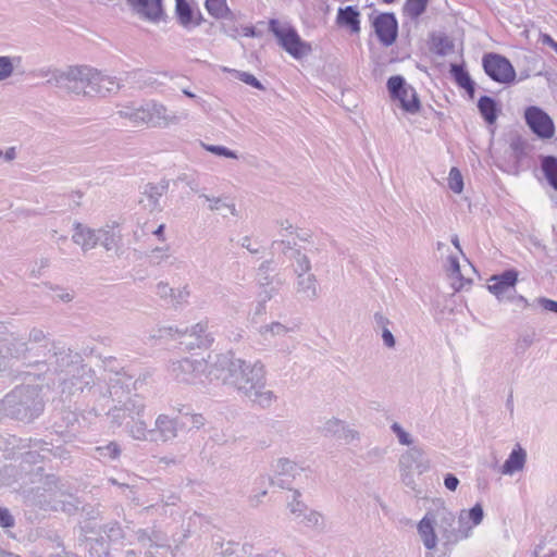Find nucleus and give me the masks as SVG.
<instances>
[{
    "label": "nucleus",
    "instance_id": "1",
    "mask_svg": "<svg viewBox=\"0 0 557 557\" xmlns=\"http://www.w3.org/2000/svg\"><path fill=\"white\" fill-rule=\"evenodd\" d=\"M265 374L261 361L249 362L231 354L218 355L208 372L210 381L231 385L262 409L270 408L277 398L272 391L265 389Z\"/></svg>",
    "mask_w": 557,
    "mask_h": 557
},
{
    "label": "nucleus",
    "instance_id": "2",
    "mask_svg": "<svg viewBox=\"0 0 557 557\" xmlns=\"http://www.w3.org/2000/svg\"><path fill=\"white\" fill-rule=\"evenodd\" d=\"M49 85L75 95L107 97L116 94L121 84L116 77L87 65L70 66L66 71H57L48 81Z\"/></svg>",
    "mask_w": 557,
    "mask_h": 557
},
{
    "label": "nucleus",
    "instance_id": "3",
    "mask_svg": "<svg viewBox=\"0 0 557 557\" xmlns=\"http://www.w3.org/2000/svg\"><path fill=\"white\" fill-rule=\"evenodd\" d=\"M45 409L41 388L35 385H18L0 400V414L22 422H33Z\"/></svg>",
    "mask_w": 557,
    "mask_h": 557
},
{
    "label": "nucleus",
    "instance_id": "4",
    "mask_svg": "<svg viewBox=\"0 0 557 557\" xmlns=\"http://www.w3.org/2000/svg\"><path fill=\"white\" fill-rule=\"evenodd\" d=\"M84 361L79 352L71 348L52 342L49 350L42 359V368L39 372H34L36 376L44 375L53 386L63 382L81 363Z\"/></svg>",
    "mask_w": 557,
    "mask_h": 557
},
{
    "label": "nucleus",
    "instance_id": "5",
    "mask_svg": "<svg viewBox=\"0 0 557 557\" xmlns=\"http://www.w3.org/2000/svg\"><path fill=\"white\" fill-rule=\"evenodd\" d=\"M34 504L44 510L63 511L69 515L77 512L81 502L72 494H66L54 474L45 475L41 485L34 490Z\"/></svg>",
    "mask_w": 557,
    "mask_h": 557
},
{
    "label": "nucleus",
    "instance_id": "6",
    "mask_svg": "<svg viewBox=\"0 0 557 557\" xmlns=\"http://www.w3.org/2000/svg\"><path fill=\"white\" fill-rule=\"evenodd\" d=\"M269 30L277 44L294 59H301L311 52V45L301 39L297 29L289 23L281 24L277 18L269 20Z\"/></svg>",
    "mask_w": 557,
    "mask_h": 557
},
{
    "label": "nucleus",
    "instance_id": "7",
    "mask_svg": "<svg viewBox=\"0 0 557 557\" xmlns=\"http://www.w3.org/2000/svg\"><path fill=\"white\" fill-rule=\"evenodd\" d=\"M135 541L139 544L140 548L138 550L128 549L120 557H158L160 549L170 547L166 534L154 527L138 529L135 533Z\"/></svg>",
    "mask_w": 557,
    "mask_h": 557
},
{
    "label": "nucleus",
    "instance_id": "8",
    "mask_svg": "<svg viewBox=\"0 0 557 557\" xmlns=\"http://www.w3.org/2000/svg\"><path fill=\"white\" fill-rule=\"evenodd\" d=\"M103 366L107 371L115 374L109 380V394L112 399L117 398L121 401V398L129 395L132 389H137L138 380H134V374L120 367L115 357H106Z\"/></svg>",
    "mask_w": 557,
    "mask_h": 557
},
{
    "label": "nucleus",
    "instance_id": "9",
    "mask_svg": "<svg viewBox=\"0 0 557 557\" xmlns=\"http://www.w3.org/2000/svg\"><path fill=\"white\" fill-rule=\"evenodd\" d=\"M386 87L389 97L399 102L400 108L409 113L417 114L421 109V102L414 87L407 84L401 75H394L387 79Z\"/></svg>",
    "mask_w": 557,
    "mask_h": 557
},
{
    "label": "nucleus",
    "instance_id": "10",
    "mask_svg": "<svg viewBox=\"0 0 557 557\" xmlns=\"http://www.w3.org/2000/svg\"><path fill=\"white\" fill-rule=\"evenodd\" d=\"M482 67L486 76L495 83L511 85L517 73L510 60L496 52H486L482 57Z\"/></svg>",
    "mask_w": 557,
    "mask_h": 557
},
{
    "label": "nucleus",
    "instance_id": "11",
    "mask_svg": "<svg viewBox=\"0 0 557 557\" xmlns=\"http://www.w3.org/2000/svg\"><path fill=\"white\" fill-rule=\"evenodd\" d=\"M27 447L29 450L22 455L23 465H36L50 456L61 460L69 458V451L62 445H54L45 438H29Z\"/></svg>",
    "mask_w": 557,
    "mask_h": 557
},
{
    "label": "nucleus",
    "instance_id": "12",
    "mask_svg": "<svg viewBox=\"0 0 557 557\" xmlns=\"http://www.w3.org/2000/svg\"><path fill=\"white\" fill-rule=\"evenodd\" d=\"M95 383L96 373L94 369L83 361L67 377L63 379L58 387L61 395L72 397L82 394L86 389L90 391Z\"/></svg>",
    "mask_w": 557,
    "mask_h": 557
},
{
    "label": "nucleus",
    "instance_id": "13",
    "mask_svg": "<svg viewBox=\"0 0 557 557\" xmlns=\"http://www.w3.org/2000/svg\"><path fill=\"white\" fill-rule=\"evenodd\" d=\"M208 364L203 359L183 358L173 361L169 368L170 375L177 382L196 384L201 382V375Z\"/></svg>",
    "mask_w": 557,
    "mask_h": 557
},
{
    "label": "nucleus",
    "instance_id": "14",
    "mask_svg": "<svg viewBox=\"0 0 557 557\" xmlns=\"http://www.w3.org/2000/svg\"><path fill=\"white\" fill-rule=\"evenodd\" d=\"M524 121L531 132L540 139H550L555 136L554 121L542 108L537 106L527 107Z\"/></svg>",
    "mask_w": 557,
    "mask_h": 557
},
{
    "label": "nucleus",
    "instance_id": "15",
    "mask_svg": "<svg viewBox=\"0 0 557 557\" xmlns=\"http://www.w3.org/2000/svg\"><path fill=\"white\" fill-rule=\"evenodd\" d=\"M114 400H120L115 398ZM121 406H114L109 412L108 416L111 418V422L113 425L121 428L125 425L127 422L133 421L136 417H141L146 405L143 398L139 395H134L133 397H128L125 401H122Z\"/></svg>",
    "mask_w": 557,
    "mask_h": 557
},
{
    "label": "nucleus",
    "instance_id": "16",
    "mask_svg": "<svg viewBox=\"0 0 557 557\" xmlns=\"http://www.w3.org/2000/svg\"><path fill=\"white\" fill-rule=\"evenodd\" d=\"M375 35L380 42L385 46H392L398 35V22L394 13H380L372 22Z\"/></svg>",
    "mask_w": 557,
    "mask_h": 557
},
{
    "label": "nucleus",
    "instance_id": "17",
    "mask_svg": "<svg viewBox=\"0 0 557 557\" xmlns=\"http://www.w3.org/2000/svg\"><path fill=\"white\" fill-rule=\"evenodd\" d=\"M185 421L178 418H171L168 414H159L154 421V428L151 429L152 443H166L173 441L181 426H185Z\"/></svg>",
    "mask_w": 557,
    "mask_h": 557
},
{
    "label": "nucleus",
    "instance_id": "18",
    "mask_svg": "<svg viewBox=\"0 0 557 557\" xmlns=\"http://www.w3.org/2000/svg\"><path fill=\"white\" fill-rule=\"evenodd\" d=\"M100 532L102 534L100 537H104L108 546L124 545L125 542L133 543L136 533L129 525H122L116 520L103 523L100 527Z\"/></svg>",
    "mask_w": 557,
    "mask_h": 557
},
{
    "label": "nucleus",
    "instance_id": "19",
    "mask_svg": "<svg viewBox=\"0 0 557 557\" xmlns=\"http://www.w3.org/2000/svg\"><path fill=\"white\" fill-rule=\"evenodd\" d=\"M487 288L498 300L509 299V294L515 292L518 282V271L515 269L505 270L499 274H494Z\"/></svg>",
    "mask_w": 557,
    "mask_h": 557
},
{
    "label": "nucleus",
    "instance_id": "20",
    "mask_svg": "<svg viewBox=\"0 0 557 557\" xmlns=\"http://www.w3.org/2000/svg\"><path fill=\"white\" fill-rule=\"evenodd\" d=\"M302 471L296 462L288 458H280L274 468V475L271 483L284 490H292V485L297 475Z\"/></svg>",
    "mask_w": 557,
    "mask_h": 557
},
{
    "label": "nucleus",
    "instance_id": "21",
    "mask_svg": "<svg viewBox=\"0 0 557 557\" xmlns=\"http://www.w3.org/2000/svg\"><path fill=\"white\" fill-rule=\"evenodd\" d=\"M163 0H127L129 7L144 20L159 23L164 17Z\"/></svg>",
    "mask_w": 557,
    "mask_h": 557
},
{
    "label": "nucleus",
    "instance_id": "22",
    "mask_svg": "<svg viewBox=\"0 0 557 557\" xmlns=\"http://www.w3.org/2000/svg\"><path fill=\"white\" fill-rule=\"evenodd\" d=\"M322 432L324 436L344 441L346 444L359 438L358 431L350 429L344 421L335 418L324 423Z\"/></svg>",
    "mask_w": 557,
    "mask_h": 557
},
{
    "label": "nucleus",
    "instance_id": "23",
    "mask_svg": "<svg viewBox=\"0 0 557 557\" xmlns=\"http://www.w3.org/2000/svg\"><path fill=\"white\" fill-rule=\"evenodd\" d=\"M208 324L207 322H199L191 326L190 332L188 333V329L186 327L185 331H178L177 329L175 332L183 334L185 336H188L193 338V341L184 342V344L189 348H208L213 343L214 338L211 333L207 331Z\"/></svg>",
    "mask_w": 557,
    "mask_h": 557
},
{
    "label": "nucleus",
    "instance_id": "24",
    "mask_svg": "<svg viewBox=\"0 0 557 557\" xmlns=\"http://www.w3.org/2000/svg\"><path fill=\"white\" fill-rule=\"evenodd\" d=\"M94 533V529L89 523H85L81 525V536L79 541L84 545V548L88 550L89 557H108L109 555V546L104 542V537H88L87 534Z\"/></svg>",
    "mask_w": 557,
    "mask_h": 557
},
{
    "label": "nucleus",
    "instance_id": "25",
    "mask_svg": "<svg viewBox=\"0 0 557 557\" xmlns=\"http://www.w3.org/2000/svg\"><path fill=\"white\" fill-rule=\"evenodd\" d=\"M449 74L455 82V84L466 90L470 98L474 97L475 94V82L471 78L466 64L462 62L460 64L450 63L449 65Z\"/></svg>",
    "mask_w": 557,
    "mask_h": 557
},
{
    "label": "nucleus",
    "instance_id": "26",
    "mask_svg": "<svg viewBox=\"0 0 557 557\" xmlns=\"http://www.w3.org/2000/svg\"><path fill=\"white\" fill-rule=\"evenodd\" d=\"M336 24L349 29L351 34H358L360 32V11L356 5L338 8Z\"/></svg>",
    "mask_w": 557,
    "mask_h": 557
},
{
    "label": "nucleus",
    "instance_id": "27",
    "mask_svg": "<svg viewBox=\"0 0 557 557\" xmlns=\"http://www.w3.org/2000/svg\"><path fill=\"white\" fill-rule=\"evenodd\" d=\"M525 461V449L520 444H516L508 458L503 463L500 471L505 475H511L521 471L524 468Z\"/></svg>",
    "mask_w": 557,
    "mask_h": 557
},
{
    "label": "nucleus",
    "instance_id": "28",
    "mask_svg": "<svg viewBox=\"0 0 557 557\" xmlns=\"http://www.w3.org/2000/svg\"><path fill=\"white\" fill-rule=\"evenodd\" d=\"M148 109V124L153 127H165L174 120L175 115L168 113V109L162 104L154 101L147 102Z\"/></svg>",
    "mask_w": 557,
    "mask_h": 557
},
{
    "label": "nucleus",
    "instance_id": "29",
    "mask_svg": "<svg viewBox=\"0 0 557 557\" xmlns=\"http://www.w3.org/2000/svg\"><path fill=\"white\" fill-rule=\"evenodd\" d=\"M296 293L302 299L313 301L318 298V282L315 275L312 273H301L297 275Z\"/></svg>",
    "mask_w": 557,
    "mask_h": 557
},
{
    "label": "nucleus",
    "instance_id": "30",
    "mask_svg": "<svg viewBox=\"0 0 557 557\" xmlns=\"http://www.w3.org/2000/svg\"><path fill=\"white\" fill-rule=\"evenodd\" d=\"M292 329L280 322H271L269 324L261 325L258 329L260 336V343L263 345H271L276 343V339L284 337Z\"/></svg>",
    "mask_w": 557,
    "mask_h": 557
},
{
    "label": "nucleus",
    "instance_id": "31",
    "mask_svg": "<svg viewBox=\"0 0 557 557\" xmlns=\"http://www.w3.org/2000/svg\"><path fill=\"white\" fill-rule=\"evenodd\" d=\"M96 237L97 231H94L78 222L74 224V234L72 238L73 242L79 245L83 250L87 251L95 248L97 245Z\"/></svg>",
    "mask_w": 557,
    "mask_h": 557
},
{
    "label": "nucleus",
    "instance_id": "32",
    "mask_svg": "<svg viewBox=\"0 0 557 557\" xmlns=\"http://www.w3.org/2000/svg\"><path fill=\"white\" fill-rule=\"evenodd\" d=\"M478 110L482 119L488 124L493 125L497 121L500 112L499 104L496 99L491 96H481L478 100Z\"/></svg>",
    "mask_w": 557,
    "mask_h": 557
},
{
    "label": "nucleus",
    "instance_id": "33",
    "mask_svg": "<svg viewBox=\"0 0 557 557\" xmlns=\"http://www.w3.org/2000/svg\"><path fill=\"white\" fill-rule=\"evenodd\" d=\"M0 354L5 348V355L12 358L22 359L25 361L27 356V343L23 338L11 335L8 338L1 339Z\"/></svg>",
    "mask_w": 557,
    "mask_h": 557
},
{
    "label": "nucleus",
    "instance_id": "34",
    "mask_svg": "<svg viewBox=\"0 0 557 557\" xmlns=\"http://www.w3.org/2000/svg\"><path fill=\"white\" fill-rule=\"evenodd\" d=\"M434 518L426 513L418 523V532L426 549H433L436 546L437 536L434 531Z\"/></svg>",
    "mask_w": 557,
    "mask_h": 557
},
{
    "label": "nucleus",
    "instance_id": "35",
    "mask_svg": "<svg viewBox=\"0 0 557 557\" xmlns=\"http://www.w3.org/2000/svg\"><path fill=\"white\" fill-rule=\"evenodd\" d=\"M122 448L115 441L109 442L94 448L92 456L103 463L113 462L120 459Z\"/></svg>",
    "mask_w": 557,
    "mask_h": 557
},
{
    "label": "nucleus",
    "instance_id": "36",
    "mask_svg": "<svg viewBox=\"0 0 557 557\" xmlns=\"http://www.w3.org/2000/svg\"><path fill=\"white\" fill-rule=\"evenodd\" d=\"M205 9L215 20L235 21V14L230 9L226 0H206Z\"/></svg>",
    "mask_w": 557,
    "mask_h": 557
},
{
    "label": "nucleus",
    "instance_id": "37",
    "mask_svg": "<svg viewBox=\"0 0 557 557\" xmlns=\"http://www.w3.org/2000/svg\"><path fill=\"white\" fill-rule=\"evenodd\" d=\"M195 9L187 0H175V16L177 23L186 30L193 29Z\"/></svg>",
    "mask_w": 557,
    "mask_h": 557
},
{
    "label": "nucleus",
    "instance_id": "38",
    "mask_svg": "<svg viewBox=\"0 0 557 557\" xmlns=\"http://www.w3.org/2000/svg\"><path fill=\"white\" fill-rule=\"evenodd\" d=\"M127 432V434L136 440L144 442H152L151 429H148L145 421L140 419V417H136L133 421L127 422L123 425Z\"/></svg>",
    "mask_w": 557,
    "mask_h": 557
},
{
    "label": "nucleus",
    "instance_id": "39",
    "mask_svg": "<svg viewBox=\"0 0 557 557\" xmlns=\"http://www.w3.org/2000/svg\"><path fill=\"white\" fill-rule=\"evenodd\" d=\"M97 245H101L106 250H112L117 247L121 240V234L116 226H107L97 231Z\"/></svg>",
    "mask_w": 557,
    "mask_h": 557
},
{
    "label": "nucleus",
    "instance_id": "40",
    "mask_svg": "<svg viewBox=\"0 0 557 557\" xmlns=\"http://www.w3.org/2000/svg\"><path fill=\"white\" fill-rule=\"evenodd\" d=\"M374 320V329L381 330V335L384 345L387 348H394L396 345L395 337L393 333L389 331L388 325L392 323L387 317H385L382 312L377 311L373 314Z\"/></svg>",
    "mask_w": 557,
    "mask_h": 557
},
{
    "label": "nucleus",
    "instance_id": "41",
    "mask_svg": "<svg viewBox=\"0 0 557 557\" xmlns=\"http://www.w3.org/2000/svg\"><path fill=\"white\" fill-rule=\"evenodd\" d=\"M541 169L548 184L557 190V157L544 156L541 158Z\"/></svg>",
    "mask_w": 557,
    "mask_h": 557
},
{
    "label": "nucleus",
    "instance_id": "42",
    "mask_svg": "<svg viewBox=\"0 0 557 557\" xmlns=\"http://www.w3.org/2000/svg\"><path fill=\"white\" fill-rule=\"evenodd\" d=\"M27 343V356L25 357V364L28 367H35L38 371H41L42 368V359H45V354L49 350L50 346L47 349L40 347V344L30 345Z\"/></svg>",
    "mask_w": 557,
    "mask_h": 557
},
{
    "label": "nucleus",
    "instance_id": "43",
    "mask_svg": "<svg viewBox=\"0 0 557 557\" xmlns=\"http://www.w3.org/2000/svg\"><path fill=\"white\" fill-rule=\"evenodd\" d=\"M430 0H406L403 5V12L412 21L418 20L428 8Z\"/></svg>",
    "mask_w": 557,
    "mask_h": 557
},
{
    "label": "nucleus",
    "instance_id": "44",
    "mask_svg": "<svg viewBox=\"0 0 557 557\" xmlns=\"http://www.w3.org/2000/svg\"><path fill=\"white\" fill-rule=\"evenodd\" d=\"M432 50L440 57H445L454 51V41L446 35L432 36Z\"/></svg>",
    "mask_w": 557,
    "mask_h": 557
},
{
    "label": "nucleus",
    "instance_id": "45",
    "mask_svg": "<svg viewBox=\"0 0 557 557\" xmlns=\"http://www.w3.org/2000/svg\"><path fill=\"white\" fill-rule=\"evenodd\" d=\"M169 188V183L162 181L159 184L148 183L145 186L144 194L150 199L152 205L156 207L159 202L160 197L165 194Z\"/></svg>",
    "mask_w": 557,
    "mask_h": 557
},
{
    "label": "nucleus",
    "instance_id": "46",
    "mask_svg": "<svg viewBox=\"0 0 557 557\" xmlns=\"http://www.w3.org/2000/svg\"><path fill=\"white\" fill-rule=\"evenodd\" d=\"M223 71L232 73L237 79L242 81L243 83H245L256 89L264 90V86L262 85V83L248 72H243V71H238V70H234V69H228V67H224Z\"/></svg>",
    "mask_w": 557,
    "mask_h": 557
},
{
    "label": "nucleus",
    "instance_id": "47",
    "mask_svg": "<svg viewBox=\"0 0 557 557\" xmlns=\"http://www.w3.org/2000/svg\"><path fill=\"white\" fill-rule=\"evenodd\" d=\"M295 519L305 527L313 529L321 524L322 516L320 512L309 509L308 511H305L300 518Z\"/></svg>",
    "mask_w": 557,
    "mask_h": 557
},
{
    "label": "nucleus",
    "instance_id": "48",
    "mask_svg": "<svg viewBox=\"0 0 557 557\" xmlns=\"http://www.w3.org/2000/svg\"><path fill=\"white\" fill-rule=\"evenodd\" d=\"M300 492L298 490H294L293 499L288 503L289 511L294 515L295 518H300L305 511H308V506L299 499Z\"/></svg>",
    "mask_w": 557,
    "mask_h": 557
},
{
    "label": "nucleus",
    "instance_id": "49",
    "mask_svg": "<svg viewBox=\"0 0 557 557\" xmlns=\"http://www.w3.org/2000/svg\"><path fill=\"white\" fill-rule=\"evenodd\" d=\"M528 143L521 136H515L510 141V149L517 162H520L527 154Z\"/></svg>",
    "mask_w": 557,
    "mask_h": 557
},
{
    "label": "nucleus",
    "instance_id": "50",
    "mask_svg": "<svg viewBox=\"0 0 557 557\" xmlns=\"http://www.w3.org/2000/svg\"><path fill=\"white\" fill-rule=\"evenodd\" d=\"M30 345H37L40 344V347H44V349H47L48 346H51L52 343L49 342L47 335L45 332L40 329H32L28 334V339L26 341Z\"/></svg>",
    "mask_w": 557,
    "mask_h": 557
},
{
    "label": "nucleus",
    "instance_id": "51",
    "mask_svg": "<svg viewBox=\"0 0 557 557\" xmlns=\"http://www.w3.org/2000/svg\"><path fill=\"white\" fill-rule=\"evenodd\" d=\"M294 259L296 261L295 273L297 275H299L301 273H305V274L310 273L311 262L305 253H301L300 250H296L295 255H294Z\"/></svg>",
    "mask_w": 557,
    "mask_h": 557
},
{
    "label": "nucleus",
    "instance_id": "52",
    "mask_svg": "<svg viewBox=\"0 0 557 557\" xmlns=\"http://www.w3.org/2000/svg\"><path fill=\"white\" fill-rule=\"evenodd\" d=\"M448 186L456 193L460 194L463 189V178L460 171L457 168H451L448 176Z\"/></svg>",
    "mask_w": 557,
    "mask_h": 557
},
{
    "label": "nucleus",
    "instance_id": "53",
    "mask_svg": "<svg viewBox=\"0 0 557 557\" xmlns=\"http://www.w3.org/2000/svg\"><path fill=\"white\" fill-rule=\"evenodd\" d=\"M133 74L141 88L154 87L158 84L157 78L152 74L145 72L143 70H136Z\"/></svg>",
    "mask_w": 557,
    "mask_h": 557
},
{
    "label": "nucleus",
    "instance_id": "54",
    "mask_svg": "<svg viewBox=\"0 0 557 557\" xmlns=\"http://www.w3.org/2000/svg\"><path fill=\"white\" fill-rule=\"evenodd\" d=\"M189 295L190 293L187 286H184L183 288L177 290L174 289L170 305L174 308H178L183 305H186L188 302Z\"/></svg>",
    "mask_w": 557,
    "mask_h": 557
},
{
    "label": "nucleus",
    "instance_id": "55",
    "mask_svg": "<svg viewBox=\"0 0 557 557\" xmlns=\"http://www.w3.org/2000/svg\"><path fill=\"white\" fill-rule=\"evenodd\" d=\"M202 146L207 151H209L215 156L231 158V159L237 158L236 152L234 150L228 149L227 147L219 146V145H206V144H202Z\"/></svg>",
    "mask_w": 557,
    "mask_h": 557
},
{
    "label": "nucleus",
    "instance_id": "56",
    "mask_svg": "<svg viewBox=\"0 0 557 557\" xmlns=\"http://www.w3.org/2000/svg\"><path fill=\"white\" fill-rule=\"evenodd\" d=\"M282 285H276V283L267 286V287H258L259 292L257 294V299H261L262 302L270 301L277 293Z\"/></svg>",
    "mask_w": 557,
    "mask_h": 557
},
{
    "label": "nucleus",
    "instance_id": "57",
    "mask_svg": "<svg viewBox=\"0 0 557 557\" xmlns=\"http://www.w3.org/2000/svg\"><path fill=\"white\" fill-rule=\"evenodd\" d=\"M132 123L134 125L148 124V109L147 103L134 108Z\"/></svg>",
    "mask_w": 557,
    "mask_h": 557
},
{
    "label": "nucleus",
    "instance_id": "58",
    "mask_svg": "<svg viewBox=\"0 0 557 557\" xmlns=\"http://www.w3.org/2000/svg\"><path fill=\"white\" fill-rule=\"evenodd\" d=\"M174 288L170 287V285L165 282H159L156 285V294L166 301L170 305L171 298L173 296Z\"/></svg>",
    "mask_w": 557,
    "mask_h": 557
},
{
    "label": "nucleus",
    "instance_id": "59",
    "mask_svg": "<svg viewBox=\"0 0 557 557\" xmlns=\"http://www.w3.org/2000/svg\"><path fill=\"white\" fill-rule=\"evenodd\" d=\"M467 517L471 520L473 525H479L484 518L482 505L478 503L471 507L467 513Z\"/></svg>",
    "mask_w": 557,
    "mask_h": 557
},
{
    "label": "nucleus",
    "instance_id": "60",
    "mask_svg": "<svg viewBox=\"0 0 557 557\" xmlns=\"http://www.w3.org/2000/svg\"><path fill=\"white\" fill-rule=\"evenodd\" d=\"M391 429L392 431L396 434L398 441L400 444L403 445H410L412 443V440L410 437V434L407 433L400 424H398L397 422H394L392 425H391Z\"/></svg>",
    "mask_w": 557,
    "mask_h": 557
},
{
    "label": "nucleus",
    "instance_id": "61",
    "mask_svg": "<svg viewBox=\"0 0 557 557\" xmlns=\"http://www.w3.org/2000/svg\"><path fill=\"white\" fill-rule=\"evenodd\" d=\"M13 73V64L10 57H0V81L11 76Z\"/></svg>",
    "mask_w": 557,
    "mask_h": 557
},
{
    "label": "nucleus",
    "instance_id": "62",
    "mask_svg": "<svg viewBox=\"0 0 557 557\" xmlns=\"http://www.w3.org/2000/svg\"><path fill=\"white\" fill-rule=\"evenodd\" d=\"M276 283V285H282L283 281L280 277L271 276L270 273L259 274L257 273V286L258 287H267Z\"/></svg>",
    "mask_w": 557,
    "mask_h": 557
},
{
    "label": "nucleus",
    "instance_id": "63",
    "mask_svg": "<svg viewBox=\"0 0 557 557\" xmlns=\"http://www.w3.org/2000/svg\"><path fill=\"white\" fill-rule=\"evenodd\" d=\"M536 302L543 310L557 313V301L556 300H553V299H549L546 297H539L536 299Z\"/></svg>",
    "mask_w": 557,
    "mask_h": 557
},
{
    "label": "nucleus",
    "instance_id": "64",
    "mask_svg": "<svg viewBox=\"0 0 557 557\" xmlns=\"http://www.w3.org/2000/svg\"><path fill=\"white\" fill-rule=\"evenodd\" d=\"M0 525L2 528H12L14 525V518L7 508L0 507Z\"/></svg>",
    "mask_w": 557,
    "mask_h": 557
}]
</instances>
